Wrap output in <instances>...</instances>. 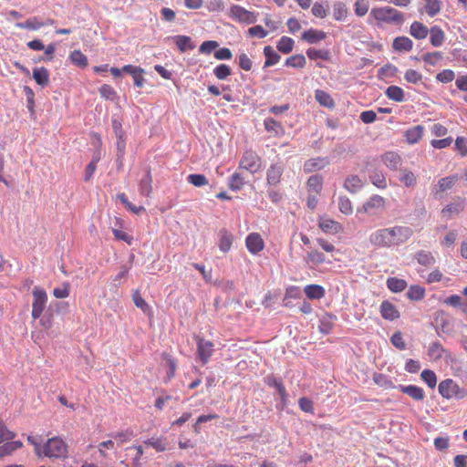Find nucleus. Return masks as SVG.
Returning <instances> with one entry per match:
<instances>
[{
	"instance_id": "f257e3e1",
	"label": "nucleus",
	"mask_w": 467,
	"mask_h": 467,
	"mask_svg": "<svg viewBox=\"0 0 467 467\" xmlns=\"http://www.w3.org/2000/svg\"><path fill=\"white\" fill-rule=\"evenodd\" d=\"M410 226L396 224L380 228L370 234L369 243L379 248H392L405 244L413 235Z\"/></svg>"
},
{
	"instance_id": "f03ea898",
	"label": "nucleus",
	"mask_w": 467,
	"mask_h": 467,
	"mask_svg": "<svg viewBox=\"0 0 467 467\" xmlns=\"http://www.w3.org/2000/svg\"><path fill=\"white\" fill-rule=\"evenodd\" d=\"M404 22V14L389 5L374 7L368 16V24L378 28H384L387 26H400Z\"/></svg>"
},
{
	"instance_id": "7ed1b4c3",
	"label": "nucleus",
	"mask_w": 467,
	"mask_h": 467,
	"mask_svg": "<svg viewBox=\"0 0 467 467\" xmlns=\"http://www.w3.org/2000/svg\"><path fill=\"white\" fill-rule=\"evenodd\" d=\"M438 390L441 396L446 400H462L467 397V389L461 387L452 379H446L439 383Z\"/></svg>"
},
{
	"instance_id": "20e7f679",
	"label": "nucleus",
	"mask_w": 467,
	"mask_h": 467,
	"mask_svg": "<svg viewBox=\"0 0 467 467\" xmlns=\"http://www.w3.org/2000/svg\"><path fill=\"white\" fill-rule=\"evenodd\" d=\"M14 437L15 433L8 431L0 420V458L10 455L22 447L21 441H11Z\"/></svg>"
},
{
	"instance_id": "39448f33",
	"label": "nucleus",
	"mask_w": 467,
	"mask_h": 467,
	"mask_svg": "<svg viewBox=\"0 0 467 467\" xmlns=\"http://www.w3.org/2000/svg\"><path fill=\"white\" fill-rule=\"evenodd\" d=\"M67 455V445L59 437H53L47 440L43 445L41 457L63 459Z\"/></svg>"
},
{
	"instance_id": "423d86ee",
	"label": "nucleus",
	"mask_w": 467,
	"mask_h": 467,
	"mask_svg": "<svg viewBox=\"0 0 467 467\" xmlns=\"http://www.w3.org/2000/svg\"><path fill=\"white\" fill-rule=\"evenodd\" d=\"M228 16L234 21L245 25H251L257 21V14L239 5H233L229 9Z\"/></svg>"
},
{
	"instance_id": "0eeeda50",
	"label": "nucleus",
	"mask_w": 467,
	"mask_h": 467,
	"mask_svg": "<svg viewBox=\"0 0 467 467\" xmlns=\"http://www.w3.org/2000/svg\"><path fill=\"white\" fill-rule=\"evenodd\" d=\"M386 210V199L380 195L371 196L363 205L358 209V213H364L368 215H377Z\"/></svg>"
},
{
	"instance_id": "6e6552de",
	"label": "nucleus",
	"mask_w": 467,
	"mask_h": 467,
	"mask_svg": "<svg viewBox=\"0 0 467 467\" xmlns=\"http://www.w3.org/2000/svg\"><path fill=\"white\" fill-rule=\"evenodd\" d=\"M33 303L31 316L33 319H37L41 317L43 311L46 308L47 302V292L39 286H35L32 291Z\"/></svg>"
},
{
	"instance_id": "1a4fd4ad",
	"label": "nucleus",
	"mask_w": 467,
	"mask_h": 467,
	"mask_svg": "<svg viewBox=\"0 0 467 467\" xmlns=\"http://www.w3.org/2000/svg\"><path fill=\"white\" fill-rule=\"evenodd\" d=\"M261 159L252 150L244 151L239 162V169H244L250 173H255L261 169Z\"/></svg>"
},
{
	"instance_id": "9d476101",
	"label": "nucleus",
	"mask_w": 467,
	"mask_h": 467,
	"mask_svg": "<svg viewBox=\"0 0 467 467\" xmlns=\"http://www.w3.org/2000/svg\"><path fill=\"white\" fill-rule=\"evenodd\" d=\"M197 355L203 365H205L214 352V345L213 342L202 337H197Z\"/></svg>"
},
{
	"instance_id": "9b49d317",
	"label": "nucleus",
	"mask_w": 467,
	"mask_h": 467,
	"mask_svg": "<svg viewBox=\"0 0 467 467\" xmlns=\"http://www.w3.org/2000/svg\"><path fill=\"white\" fill-rule=\"evenodd\" d=\"M245 246L249 253L257 254L265 248V242L258 233H251L245 238Z\"/></svg>"
},
{
	"instance_id": "f8f14e48",
	"label": "nucleus",
	"mask_w": 467,
	"mask_h": 467,
	"mask_svg": "<svg viewBox=\"0 0 467 467\" xmlns=\"http://www.w3.org/2000/svg\"><path fill=\"white\" fill-rule=\"evenodd\" d=\"M318 227L327 234H337L343 231V226L340 223L326 217L318 218Z\"/></svg>"
},
{
	"instance_id": "ddd939ff",
	"label": "nucleus",
	"mask_w": 467,
	"mask_h": 467,
	"mask_svg": "<svg viewBox=\"0 0 467 467\" xmlns=\"http://www.w3.org/2000/svg\"><path fill=\"white\" fill-rule=\"evenodd\" d=\"M465 200L458 197L453 202L447 204L441 212V216L446 220L451 219L453 215H457L464 210Z\"/></svg>"
},
{
	"instance_id": "4468645a",
	"label": "nucleus",
	"mask_w": 467,
	"mask_h": 467,
	"mask_svg": "<svg viewBox=\"0 0 467 467\" xmlns=\"http://www.w3.org/2000/svg\"><path fill=\"white\" fill-rule=\"evenodd\" d=\"M304 260L310 269H315L318 265L327 262L326 255L317 249L309 250Z\"/></svg>"
},
{
	"instance_id": "2eb2a0df",
	"label": "nucleus",
	"mask_w": 467,
	"mask_h": 467,
	"mask_svg": "<svg viewBox=\"0 0 467 467\" xmlns=\"http://www.w3.org/2000/svg\"><path fill=\"white\" fill-rule=\"evenodd\" d=\"M379 313L383 319L393 321L400 317V311L395 305L388 300H384L379 306Z\"/></svg>"
},
{
	"instance_id": "dca6fc26",
	"label": "nucleus",
	"mask_w": 467,
	"mask_h": 467,
	"mask_svg": "<svg viewBox=\"0 0 467 467\" xmlns=\"http://www.w3.org/2000/svg\"><path fill=\"white\" fill-rule=\"evenodd\" d=\"M143 448L141 445L130 446L126 449L127 459H130L133 467L142 466Z\"/></svg>"
},
{
	"instance_id": "f3484780",
	"label": "nucleus",
	"mask_w": 467,
	"mask_h": 467,
	"mask_svg": "<svg viewBox=\"0 0 467 467\" xmlns=\"http://www.w3.org/2000/svg\"><path fill=\"white\" fill-rule=\"evenodd\" d=\"M122 71L132 76L136 87H143L145 78L143 77L144 70L141 67L133 65H125L122 67Z\"/></svg>"
},
{
	"instance_id": "a211bd4d",
	"label": "nucleus",
	"mask_w": 467,
	"mask_h": 467,
	"mask_svg": "<svg viewBox=\"0 0 467 467\" xmlns=\"http://www.w3.org/2000/svg\"><path fill=\"white\" fill-rule=\"evenodd\" d=\"M424 127L422 125H416L408 129L404 132L406 142L412 145L418 143L423 137Z\"/></svg>"
},
{
	"instance_id": "6ab92c4d",
	"label": "nucleus",
	"mask_w": 467,
	"mask_h": 467,
	"mask_svg": "<svg viewBox=\"0 0 467 467\" xmlns=\"http://www.w3.org/2000/svg\"><path fill=\"white\" fill-rule=\"evenodd\" d=\"M329 164V161L325 157H317L307 160L304 164L306 172H313L324 169Z\"/></svg>"
},
{
	"instance_id": "aec40b11",
	"label": "nucleus",
	"mask_w": 467,
	"mask_h": 467,
	"mask_svg": "<svg viewBox=\"0 0 467 467\" xmlns=\"http://www.w3.org/2000/svg\"><path fill=\"white\" fill-rule=\"evenodd\" d=\"M410 34L418 40L425 39L429 34V28L421 22L414 21L410 26Z\"/></svg>"
},
{
	"instance_id": "412c9836",
	"label": "nucleus",
	"mask_w": 467,
	"mask_h": 467,
	"mask_svg": "<svg viewBox=\"0 0 467 467\" xmlns=\"http://www.w3.org/2000/svg\"><path fill=\"white\" fill-rule=\"evenodd\" d=\"M392 47L399 52H410L413 49V42L408 36H397L392 42Z\"/></svg>"
},
{
	"instance_id": "4be33fe9",
	"label": "nucleus",
	"mask_w": 467,
	"mask_h": 467,
	"mask_svg": "<svg viewBox=\"0 0 467 467\" xmlns=\"http://www.w3.org/2000/svg\"><path fill=\"white\" fill-rule=\"evenodd\" d=\"M234 242L233 234L226 229H221L219 232V248L223 253L230 251Z\"/></svg>"
},
{
	"instance_id": "5701e85b",
	"label": "nucleus",
	"mask_w": 467,
	"mask_h": 467,
	"mask_svg": "<svg viewBox=\"0 0 467 467\" xmlns=\"http://www.w3.org/2000/svg\"><path fill=\"white\" fill-rule=\"evenodd\" d=\"M326 37L327 34L324 31L314 28L306 30L301 36L304 41H306L309 44L318 43L319 41L324 40Z\"/></svg>"
},
{
	"instance_id": "b1692460",
	"label": "nucleus",
	"mask_w": 467,
	"mask_h": 467,
	"mask_svg": "<svg viewBox=\"0 0 467 467\" xmlns=\"http://www.w3.org/2000/svg\"><path fill=\"white\" fill-rule=\"evenodd\" d=\"M430 42L435 47H441L445 40V33L439 26H433L429 29Z\"/></svg>"
},
{
	"instance_id": "393cba45",
	"label": "nucleus",
	"mask_w": 467,
	"mask_h": 467,
	"mask_svg": "<svg viewBox=\"0 0 467 467\" xmlns=\"http://www.w3.org/2000/svg\"><path fill=\"white\" fill-rule=\"evenodd\" d=\"M174 43L176 44L178 49L183 53L187 50H192L195 48V45L192 41V38L188 36L178 35L172 37Z\"/></svg>"
},
{
	"instance_id": "a878e982",
	"label": "nucleus",
	"mask_w": 467,
	"mask_h": 467,
	"mask_svg": "<svg viewBox=\"0 0 467 467\" xmlns=\"http://www.w3.org/2000/svg\"><path fill=\"white\" fill-rule=\"evenodd\" d=\"M139 191L145 197L150 196L152 192V177L150 170H147L146 174L140 181Z\"/></svg>"
},
{
	"instance_id": "bb28decb",
	"label": "nucleus",
	"mask_w": 467,
	"mask_h": 467,
	"mask_svg": "<svg viewBox=\"0 0 467 467\" xmlns=\"http://www.w3.org/2000/svg\"><path fill=\"white\" fill-rule=\"evenodd\" d=\"M363 185V181L358 175L348 176L344 183L345 189L351 193L358 192Z\"/></svg>"
},
{
	"instance_id": "cd10ccee",
	"label": "nucleus",
	"mask_w": 467,
	"mask_h": 467,
	"mask_svg": "<svg viewBox=\"0 0 467 467\" xmlns=\"http://www.w3.org/2000/svg\"><path fill=\"white\" fill-rule=\"evenodd\" d=\"M304 292L309 299H321L326 294L325 288L316 284L306 285Z\"/></svg>"
},
{
	"instance_id": "c85d7f7f",
	"label": "nucleus",
	"mask_w": 467,
	"mask_h": 467,
	"mask_svg": "<svg viewBox=\"0 0 467 467\" xmlns=\"http://www.w3.org/2000/svg\"><path fill=\"white\" fill-rule=\"evenodd\" d=\"M143 444L153 448L157 452H162L167 449V440L163 437H151L143 441Z\"/></svg>"
},
{
	"instance_id": "c756f323",
	"label": "nucleus",
	"mask_w": 467,
	"mask_h": 467,
	"mask_svg": "<svg viewBox=\"0 0 467 467\" xmlns=\"http://www.w3.org/2000/svg\"><path fill=\"white\" fill-rule=\"evenodd\" d=\"M400 389L414 400H422L425 397L423 389L415 385L400 386Z\"/></svg>"
},
{
	"instance_id": "7c9ffc66",
	"label": "nucleus",
	"mask_w": 467,
	"mask_h": 467,
	"mask_svg": "<svg viewBox=\"0 0 467 467\" xmlns=\"http://www.w3.org/2000/svg\"><path fill=\"white\" fill-rule=\"evenodd\" d=\"M316 100L323 107L327 109H333L335 107V101L333 98L325 90L317 89L315 91Z\"/></svg>"
},
{
	"instance_id": "2f4dec72",
	"label": "nucleus",
	"mask_w": 467,
	"mask_h": 467,
	"mask_svg": "<svg viewBox=\"0 0 467 467\" xmlns=\"http://www.w3.org/2000/svg\"><path fill=\"white\" fill-rule=\"evenodd\" d=\"M264 126L268 132H272L275 136H283L285 134V129L282 124L273 118L265 119L264 120Z\"/></svg>"
},
{
	"instance_id": "473e14b6",
	"label": "nucleus",
	"mask_w": 467,
	"mask_h": 467,
	"mask_svg": "<svg viewBox=\"0 0 467 467\" xmlns=\"http://www.w3.org/2000/svg\"><path fill=\"white\" fill-rule=\"evenodd\" d=\"M336 317L331 314H325L319 320V331L322 334L327 335L330 333L334 327Z\"/></svg>"
},
{
	"instance_id": "72a5a7b5",
	"label": "nucleus",
	"mask_w": 467,
	"mask_h": 467,
	"mask_svg": "<svg viewBox=\"0 0 467 467\" xmlns=\"http://www.w3.org/2000/svg\"><path fill=\"white\" fill-rule=\"evenodd\" d=\"M283 169L278 165H271L267 171V183L272 186L277 185L282 177Z\"/></svg>"
},
{
	"instance_id": "f704fd0d",
	"label": "nucleus",
	"mask_w": 467,
	"mask_h": 467,
	"mask_svg": "<svg viewBox=\"0 0 467 467\" xmlns=\"http://www.w3.org/2000/svg\"><path fill=\"white\" fill-rule=\"evenodd\" d=\"M381 160L387 167L392 170L398 169L401 163L400 156L393 151L386 152L382 155Z\"/></svg>"
},
{
	"instance_id": "c9c22d12",
	"label": "nucleus",
	"mask_w": 467,
	"mask_h": 467,
	"mask_svg": "<svg viewBox=\"0 0 467 467\" xmlns=\"http://www.w3.org/2000/svg\"><path fill=\"white\" fill-rule=\"evenodd\" d=\"M33 78L35 81L42 87H45L49 83V73L46 67H41L34 68Z\"/></svg>"
},
{
	"instance_id": "e433bc0d",
	"label": "nucleus",
	"mask_w": 467,
	"mask_h": 467,
	"mask_svg": "<svg viewBox=\"0 0 467 467\" xmlns=\"http://www.w3.org/2000/svg\"><path fill=\"white\" fill-rule=\"evenodd\" d=\"M348 15V8L346 4L340 1L333 4V18L336 21H343Z\"/></svg>"
},
{
	"instance_id": "4c0bfd02",
	"label": "nucleus",
	"mask_w": 467,
	"mask_h": 467,
	"mask_svg": "<svg viewBox=\"0 0 467 467\" xmlns=\"http://www.w3.org/2000/svg\"><path fill=\"white\" fill-rule=\"evenodd\" d=\"M323 179L321 175L315 174L308 178L306 188L308 192L319 193L322 190Z\"/></svg>"
},
{
	"instance_id": "58836bf2",
	"label": "nucleus",
	"mask_w": 467,
	"mask_h": 467,
	"mask_svg": "<svg viewBox=\"0 0 467 467\" xmlns=\"http://www.w3.org/2000/svg\"><path fill=\"white\" fill-rule=\"evenodd\" d=\"M264 55L265 57V61L264 64L265 67L275 65L281 58L280 55H278L271 46H266L264 47Z\"/></svg>"
},
{
	"instance_id": "ea45409f",
	"label": "nucleus",
	"mask_w": 467,
	"mask_h": 467,
	"mask_svg": "<svg viewBox=\"0 0 467 467\" xmlns=\"http://www.w3.org/2000/svg\"><path fill=\"white\" fill-rule=\"evenodd\" d=\"M417 262L423 266H431L435 264L436 259L430 251L420 250L416 253Z\"/></svg>"
},
{
	"instance_id": "a19ab883",
	"label": "nucleus",
	"mask_w": 467,
	"mask_h": 467,
	"mask_svg": "<svg viewBox=\"0 0 467 467\" xmlns=\"http://www.w3.org/2000/svg\"><path fill=\"white\" fill-rule=\"evenodd\" d=\"M386 284L387 287L393 293L402 292L408 285L406 280L398 277H389Z\"/></svg>"
},
{
	"instance_id": "79ce46f5",
	"label": "nucleus",
	"mask_w": 467,
	"mask_h": 467,
	"mask_svg": "<svg viewBox=\"0 0 467 467\" xmlns=\"http://www.w3.org/2000/svg\"><path fill=\"white\" fill-rule=\"evenodd\" d=\"M69 59L75 66L85 68L88 65V57L79 49L73 50L69 55Z\"/></svg>"
},
{
	"instance_id": "37998d69",
	"label": "nucleus",
	"mask_w": 467,
	"mask_h": 467,
	"mask_svg": "<svg viewBox=\"0 0 467 467\" xmlns=\"http://www.w3.org/2000/svg\"><path fill=\"white\" fill-rule=\"evenodd\" d=\"M385 95L395 102H402L405 98L404 90L399 86H389L386 89Z\"/></svg>"
},
{
	"instance_id": "c03bdc74",
	"label": "nucleus",
	"mask_w": 467,
	"mask_h": 467,
	"mask_svg": "<svg viewBox=\"0 0 467 467\" xmlns=\"http://www.w3.org/2000/svg\"><path fill=\"white\" fill-rule=\"evenodd\" d=\"M428 354L431 359L439 360L445 354H449V352L442 347L441 343L433 342L429 347Z\"/></svg>"
},
{
	"instance_id": "a18cd8bd",
	"label": "nucleus",
	"mask_w": 467,
	"mask_h": 467,
	"mask_svg": "<svg viewBox=\"0 0 467 467\" xmlns=\"http://www.w3.org/2000/svg\"><path fill=\"white\" fill-rule=\"evenodd\" d=\"M458 181L457 175H451L439 180L437 184V192H443L452 188Z\"/></svg>"
},
{
	"instance_id": "49530a36",
	"label": "nucleus",
	"mask_w": 467,
	"mask_h": 467,
	"mask_svg": "<svg viewBox=\"0 0 467 467\" xmlns=\"http://www.w3.org/2000/svg\"><path fill=\"white\" fill-rule=\"evenodd\" d=\"M16 26L20 29H27L30 31H36L43 27V24H40V20L37 17H31L26 19L25 22L16 23Z\"/></svg>"
},
{
	"instance_id": "de8ad7c7",
	"label": "nucleus",
	"mask_w": 467,
	"mask_h": 467,
	"mask_svg": "<svg viewBox=\"0 0 467 467\" xmlns=\"http://www.w3.org/2000/svg\"><path fill=\"white\" fill-rule=\"evenodd\" d=\"M425 296V288L414 285H410L407 291V297L411 301H420Z\"/></svg>"
},
{
	"instance_id": "09e8293b",
	"label": "nucleus",
	"mask_w": 467,
	"mask_h": 467,
	"mask_svg": "<svg viewBox=\"0 0 467 467\" xmlns=\"http://www.w3.org/2000/svg\"><path fill=\"white\" fill-rule=\"evenodd\" d=\"M306 64V60L304 55L296 54L286 58L285 66L295 67V68H303Z\"/></svg>"
},
{
	"instance_id": "8fccbe9b",
	"label": "nucleus",
	"mask_w": 467,
	"mask_h": 467,
	"mask_svg": "<svg viewBox=\"0 0 467 467\" xmlns=\"http://www.w3.org/2000/svg\"><path fill=\"white\" fill-rule=\"evenodd\" d=\"M294 44L295 42L291 37L282 36L277 42L276 48L283 54H288L293 50Z\"/></svg>"
},
{
	"instance_id": "3c124183",
	"label": "nucleus",
	"mask_w": 467,
	"mask_h": 467,
	"mask_svg": "<svg viewBox=\"0 0 467 467\" xmlns=\"http://www.w3.org/2000/svg\"><path fill=\"white\" fill-rule=\"evenodd\" d=\"M441 2L440 0H425V11L429 16L433 17L440 13Z\"/></svg>"
},
{
	"instance_id": "603ef678",
	"label": "nucleus",
	"mask_w": 467,
	"mask_h": 467,
	"mask_svg": "<svg viewBox=\"0 0 467 467\" xmlns=\"http://www.w3.org/2000/svg\"><path fill=\"white\" fill-rule=\"evenodd\" d=\"M400 181L406 186V187H413L416 185L417 182V177L415 174L409 171V170H403L401 171Z\"/></svg>"
},
{
	"instance_id": "864d4df0",
	"label": "nucleus",
	"mask_w": 467,
	"mask_h": 467,
	"mask_svg": "<svg viewBox=\"0 0 467 467\" xmlns=\"http://www.w3.org/2000/svg\"><path fill=\"white\" fill-rule=\"evenodd\" d=\"M442 54L440 51L428 52L422 56L425 64L435 67L442 59Z\"/></svg>"
},
{
	"instance_id": "5fc2aeb1",
	"label": "nucleus",
	"mask_w": 467,
	"mask_h": 467,
	"mask_svg": "<svg viewBox=\"0 0 467 467\" xmlns=\"http://www.w3.org/2000/svg\"><path fill=\"white\" fill-rule=\"evenodd\" d=\"M266 384L271 387H275L281 396L282 400H285L286 397V390L280 379H277L274 377H268L266 379Z\"/></svg>"
},
{
	"instance_id": "6e6d98bb",
	"label": "nucleus",
	"mask_w": 467,
	"mask_h": 467,
	"mask_svg": "<svg viewBox=\"0 0 467 467\" xmlns=\"http://www.w3.org/2000/svg\"><path fill=\"white\" fill-rule=\"evenodd\" d=\"M99 92L100 96L105 99L113 101L117 99V92L110 85L103 84L99 88Z\"/></svg>"
},
{
	"instance_id": "4d7b16f0",
	"label": "nucleus",
	"mask_w": 467,
	"mask_h": 467,
	"mask_svg": "<svg viewBox=\"0 0 467 467\" xmlns=\"http://www.w3.org/2000/svg\"><path fill=\"white\" fill-rule=\"evenodd\" d=\"M338 209L343 214H351L353 213L351 201L346 196H340L338 198Z\"/></svg>"
},
{
	"instance_id": "13d9d810",
	"label": "nucleus",
	"mask_w": 467,
	"mask_h": 467,
	"mask_svg": "<svg viewBox=\"0 0 467 467\" xmlns=\"http://www.w3.org/2000/svg\"><path fill=\"white\" fill-rule=\"evenodd\" d=\"M420 378L431 389L437 384V376L435 372L431 369H424L420 374Z\"/></svg>"
},
{
	"instance_id": "bf43d9fd",
	"label": "nucleus",
	"mask_w": 467,
	"mask_h": 467,
	"mask_svg": "<svg viewBox=\"0 0 467 467\" xmlns=\"http://www.w3.org/2000/svg\"><path fill=\"white\" fill-rule=\"evenodd\" d=\"M369 9V3L368 0H357L354 4L355 15L358 17L364 16Z\"/></svg>"
},
{
	"instance_id": "052dcab7",
	"label": "nucleus",
	"mask_w": 467,
	"mask_h": 467,
	"mask_svg": "<svg viewBox=\"0 0 467 467\" xmlns=\"http://www.w3.org/2000/svg\"><path fill=\"white\" fill-rule=\"evenodd\" d=\"M213 74L218 79L223 80L232 74V70L229 66L225 64H220L214 67Z\"/></svg>"
},
{
	"instance_id": "680f3d73",
	"label": "nucleus",
	"mask_w": 467,
	"mask_h": 467,
	"mask_svg": "<svg viewBox=\"0 0 467 467\" xmlns=\"http://www.w3.org/2000/svg\"><path fill=\"white\" fill-rule=\"evenodd\" d=\"M187 181L195 187H202L208 184V180L203 174H190L187 177Z\"/></svg>"
},
{
	"instance_id": "e2e57ef3",
	"label": "nucleus",
	"mask_w": 467,
	"mask_h": 467,
	"mask_svg": "<svg viewBox=\"0 0 467 467\" xmlns=\"http://www.w3.org/2000/svg\"><path fill=\"white\" fill-rule=\"evenodd\" d=\"M117 442L118 445H121L124 442L130 441L132 437V431H124L112 433L110 435Z\"/></svg>"
},
{
	"instance_id": "0e129e2a",
	"label": "nucleus",
	"mask_w": 467,
	"mask_h": 467,
	"mask_svg": "<svg viewBox=\"0 0 467 467\" xmlns=\"http://www.w3.org/2000/svg\"><path fill=\"white\" fill-rule=\"evenodd\" d=\"M115 448V441L113 440H107L101 441L98 445L99 454L102 458L108 457V451H112Z\"/></svg>"
},
{
	"instance_id": "69168bd1",
	"label": "nucleus",
	"mask_w": 467,
	"mask_h": 467,
	"mask_svg": "<svg viewBox=\"0 0 467 467\" xmlns=\"http://www.w3.org/2000/svg\"><path fill=\"white\" fill-rule=\"evenodd\" d=\"M27 441L34 447V451L36 456L41 457L43 452V445L41 444L42 438L40 436H28Z\"/></svg>"
},
{
	"instance_id": "338daca9",
	"label": "nucleus",
	"mask_w": 467,
	"mask_h": 467,
	"mask_svg": "<svg viewBox=\"0 0 467 467\" xmlns=\"http://www.w3.org/2000/svg\"><path fill=\"white\" fill-rule=\"evenodd\" d=\"M404 78L411 84H418L422 79V75L415 69H409L404 74Z\"/></svg>"
},
{
	"instance_id": "774afa93",
	"label": "nucleus",
	"mask_w": 467,
	"mask_h": 467,
	"mask_svg": "<svg viewBox=\"0 0 467 467\" xmlns=\"http://www.w3.org/2000/svg\"><path fill=\"white\" fill-rule=\"evenodd\" d=\"M244 186V178L237 172L234 173L229 179V188L238 191Z\"/></svg>"
}]
</instances>
